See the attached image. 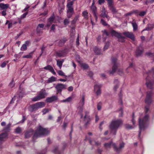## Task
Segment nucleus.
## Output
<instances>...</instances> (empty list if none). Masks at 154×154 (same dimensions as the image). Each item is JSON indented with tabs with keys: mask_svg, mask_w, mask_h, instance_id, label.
Returning <instances> with one entry per match:
<instances>
[{
	"mask_svg": "<svg viewBox=\"0 0 154 154\" xmlns=\"http://www.w3.org/2000/svg\"><path fill=\"white\" fill-rule=\"evenodd\" d=\"M47 95L45 89H42L39 91L38 94L34 98L31 99V100L34 102L36 101L41 99L44 98Z\"/></svg>",
	"mask_w": 154,
	"mask_h": 154,
	"instance_id": "nucleus-7",
	"label": "nucleus"
},
{
	"mask_svg": "<svg viewBox=\"0 0 154 154\" xmlns=\"http://www.w3.org/2000/svg\"><path fill=\"white\" fill-rule=\"evenodd\" d=\"M24 95H25L24 91L22 89H21L20 88L19 91L15 96H16V97L17 98H21L24 96Z\"/></svg>",
	"mask_w": 154,
	"mask_h": 154,
	"instance_id": "nucleus-18",
	"label": "nucleus"
},
{
	"mask_svg": "<svg viewBox=\"0 0 154 154\" xmlns=\"http://www.w3.org/2000/svg\"><path fill=\"white\" fill-rule=\"evenodd\" d=\"M152 91L146 92V96L145 100V103L148 105L150 104L152 102Z\"/></svg>",
	"mask_w": 154,
	"mask_h": 154,
	"instance_id": "nucleus-11",
	"label": "nucleus"
},
{
	"mask_svg": "<svg viewBox=\"0 0 154 154\" xmlns=\"http://www.w3.org/2000/svg\"><path fill=\"white\" fill-rule=\"evenodd\" d=\"M91 8L92 13H93L95 17V18L97 19V17L96 14V7L94 5H91Z\"/></svg>",
	"mask_w": 154,
	"mask_h": 154,
	"instance_id": "nucleus-27",
	"label": "nucleus"
},
{
	"mask_svg": "<svg viewBox=\"0 0 154 154\" xmlns=\"http://www.w3.org/2000/svg\"><path fill=\"white\" fill-rule=\"evenodd\" d=\"M108 3V6L109 8L112 6L113 5V2L112 0H107Z\"/></svg>",
	"mask_w": 154,
	"mask_h": 154,
	"instance_id": "nucleus-40",
	"label": "nucleus"
},
{
	"mask_svg": "<svg viewBox=\"0 0 154 154\" xmlns=\"http://www.w3.org/2000/svg\"><path fill=\"white\" fill-rule=\"evenodd\" d=\"M119 116L120 117H122L123 115V110L122 108H121L119 110Z\"/></svg>",
	"mask_w": 154,
	"mask_h": 154,
	"instance_id": "nucleus-44",
	"label": "nucleus"
},
{
	"mask_svg": "<svg viewBox=\"0 0 154 154\" xmlns=\"http://www.w3.org/2000/svg\"><path fill=\"white\" fill-rule=\"evenodd\" d=\"M46 47H45L44 45H43L41 48V52H42V54H43L44 52V51Z\"/></svg>",
	"mask_w": 154,
	"mask_h": 154,
	"instance_id": "nucleus-55",
	"label": "nucleus"
},
{
	"mask_svg": "<svg viewBox=\"0 0 154 154\" xmlns=\"http://www.w3.org/2000/svg\"><path fill=\"white\" fill-rule=\"evenodd\" d=\"M122 34L126 37L128 38L133 41L135 40V37L134 35L132 33L129 32H124Z\"/></svg>",
	"mask_w": 154,
	"mask_h": 154,
	"instance_id": "nucleus-16",
	"label": "nucleus"
},
{
	"mask_svg": "<svg viewBox=\"0 0 154 154\" xmlns=\"http://www.w3.org/2000/svg\"><path fill=\"white\" fill-rule=\"evenodd\" d=\"M67 2L66 6L68 8V10H69L70 11L73 10V8L72 7V5L73 4V1H70V0H67Z\"/></svg>",
	"mask_w": 154,
	"mask_h": 154,
	"instance_id": "nucleus-21",
	"label": "nucleus"
},
{
	"mask_svg": "<svg viewBox=\"0 0 154 154\" xmlns=\"http://www.w3.org/2000/svg\"><path fill=\"white\" fill-rule=\"evenodd\" d=\"M44 69H45L49 70L54 75L56 74L55 72L54 71V70L52 67L50 65H47V66L45 67Z\"/></svg>",
	"mask_w": 154,
	"mask_h": 154,
	"instance_id": "nucleus-23",
	"label": "nucleus"
},
{
	"mask_svg": "<svg viewBox=\"0 0 154 154\" xmlns=\"http://www.w3.org/2000/svg\"><path fill=\"white\" fill-rule=\"evenodd\" d=\"M95 144V145H96L97 146L99 147L100 146L101 143L100 142H96L95 141H91V140H89V142L90 144H91V145H94V143H93V142Z\"/></svg>",
	"mask_w": 154,
	"mask_h": 154,
	"instance_id": "nucleus-36",
	"label": "nucleus"
},
{
	"mask_svg": "<svg viewBox=\"0 0 154 154\" xmlns=\"http://www.w3.org/2000/svg\"><path fill=\"white\" fill-rule=\"evenodd\" d=\"M112 145L113 147L114 151L117 153H119L122 151L125 146V143L124 142L121 143L119 146V147L116 146L115 143H113L112 141L108 143H105L104 144V146L106 149L110 148L111 145Z\"/></svg>",
	"mask_w": 154,
	"mask_h": 154,
	"instance_id": "nucleus-5",
	"label": "nucleus"
},
{
	"mask_svg": "<svg viewBox=\"0 0 154 154\" xmlns=\"http://www.w3.org/2000/svg\"><path fill=\"white\" fill-rule=\"evenodd\" d=\"M42 112L43 113V115H45L48 112V109H44L42 110Z\"/></svg>",
	"mask_w": 154,
	"mask_h": 154,
	"instance_id": "nucleus-54",
	"label": "nucleus"
},
{
	"mask_svg": "<svg viewBox=\"0 0 154 154\" xmlns=\"http://www.w3.org/2000/svg\"><path fill=\"white\" fill-rule=\"evenodd\" d=\"M9 7V5L8 4H5L3 3L0 4V8L2 9L6 10Z\"/></svg>",
	"mask_w": 154,
	"mask_h": 154,
	"instance_id": "nucleus-34",
	"label": "nucleus"
},
{
	"mask_svg": "<svg viewBox=\"0 0 154 154\" xmlns=\"http://www.w3.org/2000/svg\"><path fill=\"white\" fill-rule=\"evenodd\" d=\"M66 85L61 83L58 84L55 86V88L58 93H61L63 90L66 89Z\"/></svg>",
	"mask_w": 154,
	"mask_h": 154,
	"instance_id": "nucleus-13",
	"label": "nucleus"
},
{
	"mask_svg": "<svg viewBox=\"0 0 154 154\" xmlns=\"http://www.w3.org/2000/svg\"><path fill=\"white\" fill-rule=\"evenodd\" d=\"M131 24L133 28L134 31H136L137 29V25L135 22H132Z\"/></svg>",
	"mask_w": 154,
	"mask_h": 154,
	"instance_id": "nucleus-38",
	"label": "nucleus"
},
{
	"mask_svg": "<svg viewBox=\"0 0 154 154\" xmlns=\"http://www.w3.org/2000/svg\"><path fill=\"white\" fill-rule=\"evenodd\" d=\"M8 63V61L4 62L2 64L0 65V66L2 68H4L5 67L6 64Z\"/></svg>",
	"mask_w": 154,
	"mask_h": 154,
	"instance_id": "nucleus-45",
	"label": "nucleus"
},
{
	"mask_svg": "<svg viewBox=\"0 0 154 154\" xmlns=\"http://www.w3.org/2000/svg\"><path fill=\"white\" fill-rule=\"evenodd\" d=\"M53 152L54 153H59V152L58 150V148L57 147H55L54 149L53 150Z\"/></svg>",
	"mask_w": 154,
	"mask_h": 154,
	"instance_id": "nucleus-59",
	"label": "nucleus"
},
{
	"mask_svg": "<svg viewBox=\"0 0 154 154\" xmlns=\"http://www.w3.org/2000/svg\"><path fill=\"white\" fill-rule=\"evenodd\" d=\"M102 86L101 84H96L94 86V91L97 95L98 96L100 94L101 91L100 88Z\"/></svg>",
	"mask_w": 154,
	"mask_h": 154,
	"instance_id": "nucleus-14",
	"label": "nucleus"
},
{
	"mask_svg": "<svg viewBox=\"0 0 154 154\" xmlns=\"http://www.w3.org/2000/svg\"><path fill=\"white\" fill-rule=\"evenodd\" d=\"M15 85V83L14 81V79H13L11 82L9 84V87L11 88H12L14 87Z\"/></svg>",
	"mask_w": 154,
	"mask_h": 154,
	"instance_id": "nucleus-39",
	"label": "nucleus"
},
{
	"mask_svg": "<svg viewBox=\"0 0 154 154\" xmlns=\"http://www.w3.org/2000/svg\"><path fill=\"white\" fill-rule=\"evenodd\" d=\"M125 128L127 129H131L133 128V127L130 125L126 124L125 125Z\"/></svg>",
	"mask_w": 154,
	"mask_h": 154,
	"instance_id": "nucleus-52",
	"label": "nucleus"
},
{
	"mask_svg": "<svg viewBox=\"0 0 154 154\" xmlns=\"http://www.w3.org/2000/svg\"><path fill=\"white\" fill-rule=\"evenodd\" d=\"M85 104V96L82 95V99L80 100L79 103V106L78 107V110H79V113L80 115L81 118L83 117L82 112L83 109V106Z\"/></svg>",
	"mask_w": 154,
	"mask_h": 154,
	"instance_id": "nucleus-8",
	"label": "nucleus"
},
{
	"mask_svg": "<svg viewBox=\"0 0 154 154\" xmlns=\"http://www.w3.org/2000/svg\"><path fill=\"white\" fill-rule=\"evenodd\" d=\"M28 12H26L24 14H23L21 16V19L24 18L26 17V15L27 14Z\"/></svg>",
	"mask_w": 154,
	"mask_h": 154,
	"instance_id": "nucleus-62",
	"label": "nucleus"
},
{
	"mask_svg": "<svg viewBox=\"0 0 154 154\" xmlns=\"http://www.w3.org/2000/svg\"><path fill=\"white\" fill-rule=\"evenodd\" d=\"M64 60L62 59L61 60H57V65L59 67L60 69H61L63 63L64 62Z\"/></svg>",
	"mask_w": 154,
	"mask_h": 154,
	"instance_id": "nucleus-26",
	"label": "nucleus"
},
{
	"mask_svg": "<svg viewBox=\"0 0 154 154\" xmlns=\"http://www.w3.org/2000/svg\"><path fill=\"white\" fill-rule=\"evenodd\" d=\"M72 99V97L70 96L65 99L61 100L60 101V103H69L70 102Z\"/></svg>",
	"mask_w": 154,
	"mask_h": 154,
	"instance_id": "nucleus-30",
	"label": "nucleus"
},
{
	"mask_svg": "<svg viewBox=\"0 0 154 154\" xmlns=\"http://www.w3.org/2000/svg\"><path fill=\"white\" fill-rule=\"evenodd\" d=\"M56 80V78L54 76H52L50 78L48 79V82L49 83L52 82H54Z\"/></svg>",
	"mask_w": 154,
	"mask_h": 154,
	"instance_id": "nucleus-43",
	"label": "nucleus"
},
{
	"mask_svg": "<svg viewBox=\"0 0 154 154\" xmlns=\"http://www.w3.org/2000/svg\"><path fill=\"white\" fill-rule=\"evenodd\" d=\"M25 43L23 44L20 48V50L21 51H25L27 49V46H28L30 43V41H26L25 42Z\"/></svg>",
	"mask_w": 154,
	"mask_h": 154,
	"instance_id": "nucleus-22",
	"label": "nucleus"
},
{
	"mask_svg": "<svg viewBox=\"0 0 154 154\" xmlns=\"http://www.w3.org/2000/svg\"><path fill=\"white\" fill-rule=\"evenodd\" d=\"M32 57V56L30 54L27 55H24L23 56V57L24 58H31Z\"/></svg>",
	"mask_w": 154,
	"mask_h": 154,
	"instance_id": "nucleus-63",
	"label": "nucleus"
},
{
	"mask_svg": "<svg viewBox=\"0 0 154 154\" xmlns=\"http://www.w3.org/2000/svg\"><path fill=\"white\" fill-rule=\"evenodd\" d=\"M149 120V116L148 114L146 115L143 119H139V125L140 131L138 134L139 137H140V136L141 131L144 130L145 128L147 127Z\"/></svg>",
	"mask_w": 154,
	"mask_h": 154,
	"instance_id": "nucleus-4",
	"label": "nucleus"
},
{
	"mask_svg": "<svg viewBox=\"0 0 154 154\" xmlns=\"http://www.w3.org/2000/svg\"><path fill=\"white\" fill-rule=\"evenodd\" d=\"M11 123H9L6 126L3 128L2 131H5V132L7 133L10 132L11 130Z\"/></svg>",
	"mask_w": 154,
	"mask_h": 154,
	"instance_id": "nucleus-24",
	"label": "nucleus"
},
{
	"mask_svg": "<svg viewBox=\"0 0 154 154\" xmlns=\"http://www.w3.org/2000/svg\"><path fill=\"white\" fill-rule=\"evenodd\" d=\"M117 60V59L116 58L113 57L112 58L111 62L113 66L112 67V70H110L109 71L110 74H112L114 73L117 69L119 63H118Z\"/></svg>",
	"mask_w": 154,
	"mask_h": 154,
	"instance_id": "nucleus-9",
	"label": "nucleus"
},
{
	"mask_svg": "<svg viewBox=\"0 0 154 154\" xmlns=\"http://www.w3.org/2000/svg\"><path fill=\"white\" fill-rule=\"evenodd\" d=\"M93 74V72L91 71L89 72H88V75L91 78L92 77Z\"/></svg>",
	"mask_w": 154,
	"mask_h": 154,
	"instance_id": "nucleus-64",
	"label": "nucleus"
},
{
	"mask_svg": "<svg viewBox=\"0 0 154 154\" xmlns=\"http://www.w3.org/2000/svg\"><path fill=\"white\" fill-rule=\"evenodd\" d=\"M109 45V42H107L106 43L105 46L103 48V50L105 51L107 49Z\"/></svg>",
	"mask_w": 154,
	"mask_h": 154,
	"instance_id": "nucleus-48",
	"label": "nucleus"
},
{
	"mask_svg": "<svg viewBox=\"0 0 154 154\" xmlns=\"http://www.w3.org/2000/svg\"><path fill=\"white\" fill-rule=\"evenodd\" d=\"M23 33V32H21L19 34H17V35L15 37V40L17 39L20 35H21Z\"/></svg>",
	"mask_w": 154,
	"mask_h": 154,
	"instance_id": "nucleus-61",
	"label": "nucleus"
},
{
	"mask_svg": "<svg viewBox=\"0 0 154 154\" xmlns=\"http://www.w3.org/2000/svg\"><path fill=\"white\" fill-rule=\"evenodd\" d=\"M57 73L60 75L66 77V76L65 75L64 73L62 70L58 71H57Z\"/></svg>",
	"mask_w": 154,
	"mask_h": 154,
	"instance_id": "nucleus-46",
	"label": "nucleus"
},
{
	"mask_svg": "<svg viewBox=\"0 0 154 154\" xmlns=\"http://www.w3.org/2000/svg\"><path fill=\"white\" fill-rule=\"evenodd\" d=\"M74 14L73 10L70 11L69 10H67V16L68 18H70L72 17V15Z\"/></svg>",
	"mask_w": 154,
	"mask_h": 154,
	"instance_id": "nucleus-37",
	"label": "nucleus"
},
{
	"mask_svg": "<svg viewBox=\"0 0 154 154\" xmlns=\"http://www.w3.org/2000/svg\"><path fill=\"white\" fill-rule=\"evenodd\" d=\"M111 35L117 37L119 41L120 42H124L125 41V38L122 35V34L116 32L115 31L112 30L111 32Z\"/></svg>",
	"mask_w": 154,
	"mask_h": 154,
	"instance_id": "nucleus-10",
	"label": "nucleus"
},
{
	"mask_svg": "<svg viewBox=\"0 0 154 154\" xmlns=\"http://www.w3.org/2000/svg\"><path fill=\"white\" fill-rule=\"evenodd\" d=\"M26 116H23L22 119L21 121H20L18 122V123H23L26 120Z\"/></svg>",
	"mask_w": 154,
	"mask_h": 154,
	"instance_id": "nucleus-49",
	"label": "nucleus"
},
{
	"mask_svg": "<svg viewBox=\"0 0 154 154\" xmlns=\"http://www.w3.org/2000/svg\"><path fill=\"white\" fill-rule=\"evenodd\" d=\"M65 53L63 50L57 51L55 53V56L59 57H63L65 56Z\"/></svg>",
	"mask_w": 154,
	"mask_h": 154,
	"instance_id": "nucleus-20",
	"label": "nucleus"
},
{
	"mask_svg": "<svg viewBox=\"0 0 154 154\" xmlns=\"http://www.w3.org/2000/svg\"><path fill=\"white\" fill-rule=\"evenodd\" d=\"M85 114L84 117V121L85 122V126L87 127L90 124L91 121V119L90 116L88 115L89 112L87 111L85 112Z\"/></svg>",
	"mask_w": 154,
	"mask_h": 154,
	"instance_id": "nucleus-12",
	"label": "nucleus"
},
{
	"mask_svg": "<svg viewBox=\"0 0 154 154\" xmlns=\"http://www.w3.org/2000/svg\"><path fill=\"white\" fill-rule=\"evenodd\" d=\"M101 11L102 13H104V14H100V16L104 18H108V17L106 14L105 9L103 6L102 7Z\"/></svg>",
	"mask_w": 154,
	"mask_h": 154,
	"instance_id": "nucleus-33",
	"label": "nucleus"
},
{
	"mask_svg": "<svg viewBox=\"0 0 154 154\" xmlns=\"http://www.w3.org/2000/svg\"><path fill=\"white\" fill-rule=\"evenodd\" d=\"M45 103L43 102H38L35 104L30 105L29 108V110L33 112L36 110L43 107L45 106Z\"/></svg>",
	"mask_w": 154,
	"mask_h": 154,
	"instance_id": "nucleus-6",
	"label": "nucleus"
},
{
	"mask_svg": "<svg viewBox=\"0 0 154 154\" xmlns=\"http://www.w3.org/2000/svg\"><path fill=\"white\" fill-rule=\"evenodd\" d=\"M134 113H133L131 121H132V123L133 125H134L135 124V121L134 120Z\"/></svg>",
	"mask_w": 154,
	"mask_h": 154,
	"instance_id": "nucleus-58",
	"label": "nucleus"
},
{
	"mask_svg": "<svg viewBox=\"0 0 154 154\" xmlns=\"http://www.w3.org/2000/svg\"><path fill=\"white\" fill-rule=\"evenodd\" d=\"M144 76H147L146 78V84L147 88L149 89H152V86L154 84V68L144 74Z\"/></svg>",
	"mask_w": 154,
	"mask_h": 154,
	"instance_id": "nucleus-1",
	"label": "nucleus"
},
{
	"mask_svg": "<svg viewBox=\"0 0 154 154\" xmlns=\"http://www.w3.org/2000/svg\"><path fill=\"white\" fill-rule=\"evenodd\" d=\"M33 133L34 130L32 129H30L25 133V138H28L30 137L33 134Z\"/></svg>",
	"mask_w": 154,
	"mask_h": 154,
	"instance_id": "nucleus-19",
	"label": "nucleus"
},
{
	"mask_svg": "<svg viewBox=\"0 0 154 154\" xmlns=\"http://www.w3.org/2000/svg\"><path fill=\"white\" fill-rule=\"evenodd\" d=\"M102 32L103 33V41L105 42V41L106 38L104 37L105 35H106V36H108L109 35V34L106 31V30H103L102 31Z\"/></svg>",
	"mask_w": 154,
	"mask_h": 154,
	"instance_id": "nucleus-35",
	"label": "nucleus"
},
{
	"mask_svg": "<svg viewBox=\"0 0 154 154\" xmlns=\"http://www.w3.org/2000/svg\"><path fill=\"white\" fill-rule=\"evenodd\" d=\"M100 22L104 26H106L107 25V23L104 21V20H101Z\"/></svg>",
	"mask_w": 154,
	"mask_h": 154,
	"instance_id": "nucleus-60",
	"label": "nucleus"
},
{
	"mask_svg": "<svg viewBox=\"0 0 154 154\" xmlns=\"http://www.w3.org/2000/svg\"><path fill=\"white\" fill-rule=\"evenodd\" d=\"M109 9L112 11V12L113 13H116L117 12V11L116 10V8L114 7L113 6L109 8Z\"/></svg>",
	"mask_w": 154,
	"mask_h": 154,
	"instance_id": "nucleus-42",
	"label": "nucleus"
},
{
	"mask_svg": "<svg viewBox=\"0 0 154 154\" xmlns=\"http://www.w3.org/2000/svg\"><path fill=\"white\" fill-rule=\"evenodd\" d=\"M8 136V134L4 132L0 134V142L3 141L4 139Z\"/></svg>",
	"mask_w": 154,
	"mask_h": 154,
	"instance_id": "nucleus-28",
	"label": "nucleus"
},
{
	"mask_svg": "<svg viewBox=\"0 0 154 154\" xmlns=\"http://www.w3.org/2000/svg\"><path fill=\"white\" fill-rule=\"evenodd\" d=\"M149 105L146 106H145V111L146 113H147L149 111Z\"/></svg>",
	"mask_w": 154,
	"mask_h": 154,
	"instance_id": "nucleus-57",
	"label": "nucleus"
},
{
	"mask_svg": "<svg viewBox=\"0 0 154 154\" xmlns=\"http://www.w3.org/2000/svg\"><path fill=\"white\" fill-rule=\"evenodd\" d=\"M93 50L96 55H99L100 54V49L99 48L95 46L93 48Z\"/></svg>",
	"mask_w": 154,
	"mask_h": 154,
	"instance_id": "nucleus-31",
	"label": "nucleus"
},
{
	"mask_svg": "<svg viewBox=\"0 0 154 154\" xmlns=\"http://www.w3.org/2000/svg\"><path fill=\"white\" fill-rule=\"evenodd\" d=\"M57 97L56 96L54 95L50 97H47L45 101L48 103H51L57 100Z\"/></svg>",
	"mask_w": 154,
	"mask_h": 154,
	"instance_id": "nucleus-17",
	"label": "nucleus"
},
{
	"mask_svg": "<svg viewBox=\"0 0 154 154\" xmlns=\"http://www.w3.org/2000/svg\"><path fill=\"white\" fill-rule=\"evenodd\" d=\"M67 41L66 38H63L60 40L58 42V45L59 46H62L64 44L65 42Z\"/></svg>",
	"mask_w": 154,
	"mask_h": 154,
	"instance_id": "nucleus-29",
	"label": "nucleus"
},
{
	"mask_svg": "<svg viewBox=\"0 0 154 154\" xmlns=\"http://www.w3.org/2000/svg\"><path fill=\"white\" fill-rule=\"evenodd\" d=\"M79 35L78 34L76 40V44L77 46H79Z\"/></svg>",
	"mask_w": 154,
	"mask_h": 154,
	"instance_id": "nucleus-56",
	"label": "nucleus"
},
{
	"mask_svg": "<svg viewBox=\"0 0 154 154\" xmlns=\"http://www.w3.org/2000/svg\"><path fill=\"white\" fill-rule=\"evenodd\" d=\"M154 27V25L153 24H149L147 25V26L143 29L142 32L146 30L148 31L151 30Z\"/></svg>",
	"mask_w": 154,
	"mask_h": 154,
	"instance_id": "nucleus-25",
	"label": "nucleus"
},
{
	"mask_svg": "<svg viewBox=\"0 0 154 154\" xmlns=\"http://www.w3.org/2000/svg\"><path fill=\"white\" fill-rule=\"evenodd\" d=\"M50 133L48 129L42 128L41 126H39L36 129L32 137L34 141L35 139L41 136L47 135Z\"/></svg>",
	"mask_w": 154,
	"mask_h": 154,
	"instance_id": "nucleus-3",
	"label": "nucleus"
},
{
	"mask_svg": "<svg viewBox=\"0 0 154 154\" xmlns=\"http://www.w3.org/2000/svg\"><path fill=\"white\" fill-rule=\"evenodd\" d=\"M114 84L115 85L114 86L113 89L114 91H116L119 86V82L118 79H116L114 80Z\"/></svg>",
	"mask_w": 154,
	"mask_h": 154,
	"instance_id": "nucleus-32",
	"label": "nucleus"
},
{
	"mask_svg": "<svg viewBox=\"0 0 154 154\" xmlns=\"http://www.w3.org/2000/svg\"><path fill=\"white\" fill-rule=\"evenodd\" d=\"M21 132V130L20 127H18L15 129V132L17 134H20Z\"/></svg>",
	"mask_w": 154,
	"mask_h": 154,
	"instance_id": "nucleus-41",
	"label": "nucleus"
},
{
	"mask_svg": "<svg viewBox=\"0 0 154 154\" xmlns=\"http://www.w3.org/2000/svg\"><path fill=\"white\" fill-rule=\"evenodd\" d=\"M143 51L142 45H140L137 48L135 51V54L137 56L139 57L141 55Z\"/></svg>",
	"mask_w": 154,
	"mask_h": 154,
	"instance_id": "nucleus-15",
	"label": "nucleus"
},
{
	"mask_svg": "<svg viewBox=\"0 0 154 154\" xmlns=\"http://www.w3.org/2000/svg\"><path fill=\"white\" fill-rule=\"evenodd\" d=\"M102 103L101 102H99L97 104V109L99 110H100L101 108Z\"/></svg>",
	"mask_w": 154,
	"mask_h": 154,
	"instance_id": "nucleus-47",
	"label": "nucleus"
},
{
	"mask_svg": "<svg viewBox=\"0 0 154 154\" xmlns=\"http://www.w3.org/2000/svg\"><path fill=\"white\" fill-rule=\"evenodd\" d=\"M82 66L84 69H87L88 67V64L85 63H83L81 65Z\"/></svg>",
	"mask_w": 154,
	"mask_h": 154,
	"instance_id": "nucleus-53",
	"label": "nucleus"
},
{
	"mask_svg": "<svg viewBox=\"0 0 154 154\" xmlns=\"http://www.w3.org/2000/svg\"><path fill=\"white\" fill-rule=\"evenodd\" d=\"M118 72L119 75H123V70L122 69H118Z\"/></svg>",
	"mask_w": 154,
	"mask_h": 154,
	"instance_id": "nucleus-51",
	"label": "nucleus"
},
{
	"mask_svg": "<svg viewBox=\"0 0 154 154\" xmlns=\"http://www.w3.org/2000/svg\"><path fill=\"white\" fill-rule=\"evenodd\" d=\"M122 124L123 121L121 119L112 120L109 126L111 133L116 135L118 128Z\"/></svg>",
	"mask_w": 154,
	"mask_h": 154,
	"instance_id": "nucleus-2",
	"label": "nucleus"
},
{
	"mask_svg": "<svg viewBox=\"0 0 154 154\" xmlns=\"http://www.w3.org/2000/svg\"><path fill=\"white\" fill-rule=\"evenodd\" d=\"M88 14V13L87 11H84L82 12V15L85 18H87Z\"/></svg>",
	"mask_w": 154,
	"mask_h": 154,
	"instance_id": "nucleus-50",
	"label": "nucleus"
}]
</instances>
